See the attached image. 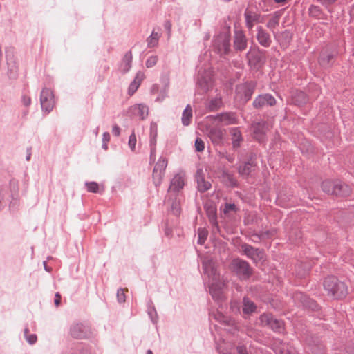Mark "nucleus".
<instances>
[{
	"label": "nucleus",
	"instance_id": "obj_8",
	"mask_svg": "<svg viewBox=\"0 0 354 354\" xmlns=\"http://www.w3.org/2000/svg\"><path fill=\"white\" fill-rule=\"evenodd\" d=\"M260 320L264 326L269 327L275 333H282L285 330V324L283 321L275 318L270 313H264L261 315Z\"/></svg>",
	"mask_w": 354,
	"mask_h": 354
},
{
	"label": "nucleus",
	"instance_id": "obj_19",
	"mask_svg": "<svg viewBox=\"0 0 354 354\" xmlns=\"http://www.w3.org/2000/svg\"><path fill=\"white\" fill-rule=\"evenodd\" d=\"M6 61L8 65L7 75L9 79L16 80L19 74V67L14 55L12 54H7Z\"/></svg>",
	"mask_w": 354,
	"mask_h": 354
},
{
	"label": "nucleus",
	"instance_id": "obj_42",
	"mask_svg": "<svg viewBox=\"0 0 354 354\" xmlns=\"http://www.w3.org/2000/svg\"><path fill=\"white\" fill-rule=\"evenodd\" d=\"M168 160L167 158L165 157L161 156L158 162H156L154 169H156L157 171H162L165 173V169L167 166Z\"/></svg>",
	"mask_w": 354,
	"mask_h": 354
},
{
	"label": "nucleus",
	"instance_id": "obj_24",
	"mask_svg": "<svg viewBox=\"0 0 354 354\" xmlns=\"http://www.w3.org/2000/svg\"><path fill=\"white\" fill-rule=\"evenodd\" d=\"M202 268L205 274L213 280L218 279L217 270L214 266V263L212 260H204L202 262Z\"/></svg>",
	"mask_w": 354,
	"mask_h": 354
},
{
	"label": "nucleus",
	"instance_id": "obj_58",
	"mask_svg": "<svg viewBox=\"0 0 354 354\" xmlns=\"http://www.w3.org/2000/svg\"><path fill=\"white\" fill-rule=\"evenodd\" d=\"M345 351L348 354H354V339L350 340L346 344Z\"/></svg>",
	"mask_w": 354,
	"mask_h": 354
},
{
	"label": "nucleus",
	"instance_id": "obj_21",
	"mask_svg": "<svg viewBox=\"0 0 354 354\" xmlns=\"http://www.w3.org/2000/svg\"><path fill=\"white\" fill-rule=\"evenodd\" d=\"M274 350L276 354H298L294 346L280 339L275 342Z\"/></svg>",
	"mask_w": 354,
	"mask_h": 354
},
{
	"label": "nucleus",
	"instance_id": "obj_53",
	"mask_svg": "<svg viewBox=\"0 0 354 354\" xmlns=\"http://www.w3.org/2000/svg\"><path fill=\"white\" fill-rule=\"evenodd\" d=\"M128 145L131 150L134 151L136 145V136L133 131L129 136Z\"/></svg>",
	"mask_w": 354,
	"mask_h": 354
},
{
	"label": "nucleus",
	"instance_id": "obj_29",
	"mask_svg": "<svg viewBox=\"0 0 354 354\" xmlns=\"http://www.w3.org/2000/svg\"><path fill=\"white\" fill-rule=\"evenodd\" d=\"M205 209L206 212V214L208 217L209 223L212 224V226L216 227V228H218V223L217 221V212H216V207L215 205H205Z\"/></svg>",
	"mask_w": 354,
	"mask_h": 354
},
{
	"label": "nucleus",
	"instance_id": "obj_34",
	"mask_svg": "<svg viewBox=\"0 0 354 354\" xmlns=\"http://www.w3.org/2000/svg\"><path fill=\"white\" fill-rule=\"evenodd\" d=\"M218 50L221 56L228 55L231 51L230 40L228 39H223L218 44Z\"/></svg>",
	"mask_w": 354,
	"mask_h": 354
},
{
	"label": "nucleus",
	"instance_id": "obj_40",
	"mask_svg": "<svg viewBox=\"0 0 354 354\" xmlns=\"http://www.w3.org/2000/svg\"><path fill=\"white\" fill-rule=\"evenodd\" d=\"M147 306H148L147 313H148L150 319L153 322V323H156L158 319V314H157L156 308L153 306V304L151 300H150L148 302Z\"/></svg>",
	"mask_w": 354,
	"mask_h": 354
},
{
	"label": "nucleus",
	"instance_id": "obj_2",
	"mask_svg": "<svg viewBox=\"0 0 354 354\" xmlns=\"http://www.w3.org/2000/svg\"><path fill=\"white\" fill-rule=\"evenodd\" d=\"M322 190L336 198H345L351 193V187L340 180H324L321 184Z\"/></svg>",
	"mask_w": 354,
	"mask_h": 354
},
{
	"label": "nucleus",
	"instance_id": "obj_5",
	"mask_svg": "<svg viewBox=\"0 0 354 354\" xmlns=\"http://www.w3.org/2000/svg\"><path fill=\"white\" fill-rule=\"evenodd\" d=\"M230 268L241 281L248 280L253 274V270L250 263L240 258L234 259L230 263Z\"/></svg>",
	"mask_w": 354,
	"mask_h": 354
},
{
	"label": "nucleus",
	"instance_id": "obj_28",
	"mask_svg": "<svg viewBox=\"0 0 354 354\" xmlns=\"http://www.w3.org/2000/svg\"><path fill=\"white\" fill-rule=\"evenodd\" d=\"M184 179L180 174H176L174 176L170 182V185L168 189V192H178L184 187Z\"/></svg>",
	"mask_w": 354,
	"mask_h": 354
},
{
	"label": "nucleus",
	"instance_id": "obj_60",
	"mask_svg": "<svg viewBox=\"0 0 354 354\" xmlns=\"http://www.w3.org/2000/svg\"><path fill=\"white\" fill-rule=\"evenodd\" d=\"M21 102L26 107L29 106L31 104L30 97L26 95H23L21 96Z\"/></svg>",
	"mask_w": 354,
	"mask_h": 354
},
{
	"label": "nucleus",
	"instance_id": "obj_41",
	"mask_svg": "<svg viewBox=\"0 0 354 354\" xmlns=\"http://www.w3.org/2000/svg\"><path fill=\"white\" fill-rule=\"evenodd\" d=\"M164 175H165V173H163L162 171H157L156 169H153V174H152V178H153V183L156 187L160 186V184L162 183V180Z\"/></svg>",
	"mask_w": 354,
	"mask_h": 354
},
{
	"label": "nucleus",
	"instance_id": "obj_12",
	"mask_svg": "<svg viewBox=\"0 0 354 354\" xmlns=\"http://www.w3.org/2000/svg\"><path fill=\"white\" fill-rule=\"evenodd\" d=\"M40 104L41 109L46 113L53 111L55 106L54 95L48 88H44L40 94Z\"/></svg>",
	"mask_w": 354,
	"mask_h": 354
},
{
	"label": "nucleus",
	"instance_id": "obj_35",
	"mask_svg": "<svg viewBox=\"0 0 354 354\" xmlns=\"http://www.w3.org/2000/svg\"><path fill=\"white\" fill-rule=\"evenodd\" d=\"M294 298L296 301H297L301 305L303 306L305 308H308L310 303L308 302V300H311L308 295L301 292H296L294 295Z\"/></svg>",
	"mask_w": 354,
	"mask_h": 354
},
{
	"label": "nucleus",
	"instance_id": "obj_30",
	"mask_svg": "<svg viewBox=\"0 0 354 354\" xmlns=\"http://www.w3.org/2000/svg\"><path fill=\"white\" fill-rule=\"evenodd\" d=\"M132 59L131 50H129L125 53L120 66V69L122 73H127L131 69Z\"/></svg>",
	"mask_w": 354,
	"mask_h": 354
},
{
	"label": "nucleus",
	"instance_id": "obj_47",
	"mask_svg": "<svg viewBox=\"0 0 354 354\" xmlns=\"http://www.w3.org/2000/svg\"><path fill=\"white\" fill-rule=\"evenodd\" d=\"M245 19L251 21L252 22H257L259 21L260 15L254 12L250 11L248 9L244 12Z\"/></svg>",
	"mask_w": 354,
	"mask_h": 354
},
{
	"label": "nucleus",
	"instance_id": "obj_54",
	"mask_svg": "<svg viewBox=\"0 0 354 354\" xmlns=\"http://www.w3.org/2000/svg\"><path fill=\"white\" fill-rule=\"evenodd\" d=\"M317 2L321 3L324 8L328 10L330 12L331 10L329 8L334 4L337 0H316Z\"/></svg>",
	"mask_w": 354,
	"mask_h": 354
},
{
	"label": "nucleus",
	"instance_id": "obj_22",
	"mask_svg": "<svg viewBox=\"0 0 354 354\" xmlns=\"http://www.w3.org/2000/svg\"><path fill=\"white\" fill-rule=\"evenodd\" d=\"M266 122H255L252 124L253 138L259 142L263 140L266 136Z\"/></svg>",
	"mask_w": 354,
	"mask_h": 354
},
{
	"label": "nucleus",
	"instance_id": "obj_37",
	"mask_svg": "<svg viewBox=\"0 0 354 354\" xmlns=\"http://www.w3.org/2000/svg\"><path fill=\"white\" fill-rule=\"evenodd\" d=\"M222 176L226 180L227 185L231 187H237L239 186L238 181L234 178V174L229 171L224 170Z\"/></svg>",
	"mask_w": 354,
	"mask_h": 354
},
{
	"label": "nucleus",
	"instance_id": "obj_7",
	"mask_svg": "<svg viewBox=\"0 0 354 354\" xmlns=\"http://www.w3.org/2000/svg\"><path fill=\"white\" fill-rule=\"evenodd\" d=\"M265 50L260 49L257 46L251 48L246 54V58L249 66L256 71L259 70L266 63Z\"/></svg>",
	"mask_w": 354,
	"mask_h": 354
},
{
	"label": "nucleus",
	"instance_id": "obj_4",
	"mask_svg": "<svg viewBox=\"0 0 354 354\" xmlns=\"http://www.w3.org/2000/svg\"><path fill=\"white\" fill-rule=\"evenodd\" d=\"M339 55L338 46L335 44L326 45L320 52L318 63L324 69L331 68Z\"/></svg>",
	"mask_w": 354,
	"mask_h": 354
},
{
	"label": "nucleus",
	"instance_id": "obj_52",
	"mask_svg": "<svg viewBox=\"0 0 354 354\" xmlns=\"http://www.w3.org/2000/svg\"><path fill=\"white\" fill-rule=\"evenodd\" d=\"M195 149L197 152H202L205 149V143L200 138H196L195 140Z\"/></svg>",
	"mask_w": 354,
	"mask_h": 354
},
{
	"label": "nucleus",
	"instance_id": "obj_44",
	"mask_svg": "<svg viewBox=\"0 0 354 354\" xmlns=\"http://www.w3.org/2000/svg\"><path fill=\"white\" fill-rule=\"evenodd\" d=\"M216 319L219 321L221 323L224 324L226 326H233L234 324V320L231 319L230 317L225 316L221 313H218L216 316Z\"/></svg>",
	"mask_w": 354,
	"mask_h": 354
},
{
	"label": "nucleus",
	"instance_id": "obj_20",
	"mask_svg": "<svg viewBox=\"0 0 354 354\" xmlns=\"http://www.w3.org/2000/svg\"><path fill=\"white\" fill-rule=\"evenodd\" d=\"M293 37V34L288 30H285L284 31L277 32L274 34V38L279 43L281 48L286 49L287 48Z\"/></svg>",
	"mask_w": 354,
	"mask_h": 354
},
{
	"label": "nucleus",
	"instance_id": "obj_10",
	"mask_svg": "<svg viewBox=\"0 0 354 354\" xmlns=\"http://www.w3.org/2000/svg\"><path fill=\"white\" fill-rule=\"evenodd\" d=\"M277 100L270 93L258 95L252 102V106L254 109L261 110L265 107H272L276 105Z\"/></svg>",
	"mask_w": 354,
	"mask_h": 354
},
{
	"label": "nucleus",
	"instance_id": "obj_23",
	"mask_svg": "<svg viewBox=\"0 0 354 354\" xmlns=\"http://www.w3.org/2000/svg\"><path fill=\"white\" fill-rule=\"evenodd\" d=\"M195 178L198 192L203 193L211 188V183L205 180L204 174L201 169L197 170Z\"/></svg>",
	"mask_w": 354,
	"mask_h": 354
},
{
	"label": "nucleus",
	"instance_id": "obj_51",
	"mask_svg": "<svg viewBox=\"0 0 354 354\" xmlns=\"http://www.w3.org/2000/svg\"><path fill=\"white\" fill-rule=\"evenodd\" d=\"M158 60V58L156 55H152L149 57L145 62L147 68L153 67L157 64Z\"/></svg>",
	"mask_w": 354,
	"mask_h": 354
},
{
	"label": "nucleus",
	"instance_id": "obj_25",
	"mask_svg": "<svg viewBox=\"0 0 354 354\" xmlns=\"http://www.w3.org/2000/svg\"><path fill=\"white\" fill-rule=\"evenodd\" d=\"M214 119L218 122L224 123L225 125L234 124L237 123L236 114L232 112H224L217 114Z\"/></svg>",
	"mask_w": 354,
	"mask_h": 354
},
{
	"label": "nucleus",
	"instance_id": "obj_50",
	"mask_svg": "<svg viewBox=\"0 0 354 354\" xmlns=\"http://www.w3.org/2000/svg\"><path fill=\"white\" fill-rule=\"evenodd\" d=\"M68 354H87V350L78 344L75 348H71Z\"/></svg>",
	"mask_w": 354,
	"mask_h": 354
},
{
	"label": "nucleus",
	"instance_id": "obj_57",
	"mask_svg": "<svg viewBox=\"0 0 354 354\" xmlns=\"http://www.w3.org/2000/svg\"><path fill=\"white\" fill-rule=\"evenodd\" d=\"M308 302L310 303L309 307L308 309L314 311V312H318L320 310V306L319 304L315 301L314 299L308 300Z\"/></svg>",
	"mask_w": 354,
	"mask_h": 354
},
{
	"label": "nucleus",
	"instance_id": "obj_6",
	"mask_svg": "<svg viewBox=\"0 0 354 354\" xmlns=\"http://www.w3.org/2000/svg\"><path fill=\"white\" fill-rule=\"evenodd\" d=\"M257 168V154L254 152H250L247 154L246 158L240 162L237 171L243 179H248L255 172Z\"/></svg>",
	"mask_w": 354,
	"mask_h": 354
},
{
	"label": "nucleus",
	"instance_id": "obj_31",
	"mask_svg": "<svg viewBox=\"0 0 354 354\" xmlns=\"http://www.w3.org/2000/svg\"><path fill=\"white\" fill-rule=\"evenodd\" d=\"M257 306L252 300L248 297H243L242 311L244 315H251L252 313L255 312Z\"/></svg>",
	"mask_w": 354,
	"mask_h": 354
},
{
	"label": "nucleus",
	"instance_id": "obj_43",
	"mask_svg": "<svg viewBox=\"0 0 354 354\" xmlns=\"http://www.w3.org/2000/svg\"><path fill=\"white\" fill-rule=\"evenodd\" d=\"M158 136V125L155 122H151L150 124V142L153 144L156 143V138Z\"/></svg>",
	"mask_w": 354,
	"mask_h": 354
},
{
	"label": "nucleus",
	"instance_id": "obj_1",
	"mask_svg": "<svg viewBox=\"0 0 354 354\" xmlns=\"http://www.w3.org/2000/svg\"><path fill=\"white\" fill-rule=\"evenodd\" d=\"M323 287L327 295L333 299H343L348 294V288L346 282L335 275L326 277L323 281Z\"/></svg>",
	"mask_w": 354,
	"mask_h": 354
},
{
	"label": "nucleus",
	"instance_id": "obj_26",
	"mask_svg": "<svg viewBox=\"0 0 354 354\" xmlns=\"http://www.w3.org/2000/svg\"><path fill=\"white\" fill-rule=\"evenodd\" d=\"M230 133L231 136L232 149L236 150L241 147L243 141L241 131L239 127H233L230 129Z\"/></svg>",
	"mask_w": 354,
	"mask_h": 354
},
{
	"label": "nucleus",
	"instance_id": "obj_32",
	"mask_svg": "<svg viewBox=\"0 0 354 354\" xmlns=\"http://www.w3.org/2000/svg\"><path fill=\"white\" fill-rule=\"evenodd\" d=\"M144 77L145 75L142 72L139 71L138 73H137L133 81L130 84L129 86L128 93L129 95H131L134 93H136V91L139 88L141 82L144 79Z\"/></svg>",
	"mask_w": 354,
	"mask_h": 354
},
{
	"label": "nucleus",
	"instance_id": "obj_48",
	"mask_svg": "<svg viewBox=\"0 0 354 354\" xmlns=\"http://www.w3.org/2000/svg\"><path fill=\"white\" fill-rule=\"evenodd\" d=\"M85 186L88 192L97 193L99 192V185L96 182H86Z\"/></svg>",
	"mask_w": 354,
	"mask_h": 354
},
{
	"label": "nucleus",
	"instance_id": "obj_11",
	"mask_svg": "<svg viewBox=\"0 0 354 354\" xmlns=\"http://www.w3.org/2000/svg\"><path fill=\"white\" fill-rule=\"evenodd\" d=\"M308 351H310L312 354H324L325 346L317 337L307 335L303 337Z\"/></svg>",
	"mask_w": 354,
	"mask_h": 354
},
{
	"label": "nucleus",
	"instance_id": "obj_62",
	"mask_svg": "<svg viewBox=\"0 0 354 354\" xmlns=\"http://www.w3.org/2000/svg\"><path fill=\"white\" fill-rule=\"evenodd\" d=\"M25 338L26 341L31 345L35 344L37 339V337L35 334L28 335Z\"/></svg>",
	"mask_w": 354,
	"mask_h": 354
},
{
	"label": "nucleus",
	"instance_id": "obj_64",
	"mask_svg": "<svg viewBox=\"0 0 354 354\" xmlns=\"http://www.w3.org/2000/svg\"><path fill=\"white\" fill-rule=\"evenodd\" d=\"M238 354H249L247 348L245 346H238L236 347Z\"/></svg>",
	"mask_w": 354,
	"mask_h": 354
},
{
	"label": "nucleus",
	"instance_id": "obj_17",
	"mask_svg": "<svg viewBox=\"0 0 354 354\" xmlns=\"http://www.w3.org/2000/svg\"><path fill=\"white\" fill-rule=\"evenodd\" d=\"M149 109L145 104H139L131 106L127 111V115L131 118L139 116L141 120H144L148 115Z\"/></svg>",
	"mask_w": 354,
	"mask_h": 354
},
{
	"label": "nucleus",
	"instance_id": "obj_3",
	"mask_svg": "<svg viewBox=\"0 0 354 354\" xmlns=\"http://www.w3.org/2000/svg\"><path fill=\"white\" fill-rule=\"evenodd\" d=\"M257 82L252 80H243L235 86L234 100L245 104L252 98L257 89Z\"/></svg>",
	"mask_w": 354,
	"mask_h": 354
},
{
	"label": "nucleus",
	"instance_id": "obj_45",
	"mask_svg": "<svg viewBox=\"0 0 354 354\" xmlns=\"http://www.w3.org/2000/svg\"><path fill=\"white\" fill-rule=\"evenodd\" d=\"M239 210V209L237 207V206L234 203H230L226 202L224 204L223 212L224 214L227 215L230 212L236 213Z\"/></svg>",
	"mask_w": 354,
	"mask_h": 354
},
{
	"label": "nucleus",
	"instance_id": "obj_63",
	"mask_svg": "<svg viewBox=\"0 0 354 354\" xmlns=\"http://www.w3.org/2000/svg\"><path fill=\"white\" fill-rule=\"evenodd\" d=\"M150 145V159L154 160L156 156V143L153 144L149 142Z\"/></svg>",
	"mask_w": 354,
	"mask_h": 354
},
{
	"label": "nucleus",
	"instance_id": "obj_27",
	"mask_svg": "<svg viewBox=\"0 0 354 354\" xmlns=\"http://www.w3.org/2000/svg\"><path fill=\"white\" fill-rule=\"evenodd\" d=\"M209 293L212 295V298L217 301H222L224 296L223 292V289L221 284L220 283L216 282L212 283L209 286Z\"/></svg>",
	"mask_w": 354,
	"mask_h": 354
},
{
	"label": "nucleus",
	"instance_id": "obj_56",
	"mask_svg": "<svg viewBox=\"0 0 354 354\" xmlns=\"http://www.w3.org/2000/svg\"><path fill=\"white\" fill-rule=\"evenodd\" d=\"M147 46L148 48H153L158 46V40L157 38H153V37H148L147 39Z\"/></svg>",
	"mask_w": 354,
	"mask_h": 354
},
{
	"label": "nucleus",
	"instance_id": "obj_49",
	"mask_svg": "<svg viewBox=\"0 0 354 354\" xmlns=\"http://www.w3.org/2000/svg\"><path fill=\"white\" fill-rule=\"evenodd\" d=\"M279 17L276 15L271 18L267 23L266 26L272 29L276 28L279 25Z\"/></svg>",
	"mask_w": 354,
	"mask_h": 354
},
{
	"label": "nucleus",
	"instance_id": "obj_61",
	"mask_svg": "<svg viewBox=\"0 0 354 354\" xmlns=\"http://www.w3.org/2000/svg\"><path fill=\"white\" fill-rule=\"evenodd\" d=\"M252 237H257V240H253L256 243H259L261 240H264V235L263 231L259 232H254L252 234Z\"/></svg>",
	"mask_w": 354,
	"mask_h": 354
},
{
	"label": "nucleus",
	"instance_id": "obj_59",
	"mask_svg": "<svg viewBox=\"0 0 354 354\" xmlns=\"http://www.w3.org/2000/svg\"><path fill=\"white\" fill-rule=\"evenodd\" d=\"M221 158H225L229 162L233 163L235 160V156L234 154L227 153H221Z\"/></svg>",
	"mask_w": 354,
	"mask_h": 354
},
{
	"label": "nucleus",
	"instance_id": "obj_33",
	"mask_svg": "<svg viewBox=\"0 0 354 354\" xmlns=\"http://www.w3.org/2000/svg\"><path fill=\"white\" fill-rule=\"evenodd\" d=\"M196 88L201 95L207 93L209 90L208 80L203 76L198 77L196 82Z\"/></svg>",
	"mask_w": 354,
	"mask_h": 354
},
{
	"label": "nucleus",
	"instance_id": "obj_39",
	"mask_svg": "<svg viewBox=\"0 0 354 354\" xmlns=\"http://www.w3.org/2000/svg\"><path fill=\"white\" fill-rule=\"evenodd\" d=\"M308 12L310 17L317 19L322 14V9L319 6L313 4L309 6Z\"/></svg>",
	"mask_w": 354,
	"mask_h": 354
},
{
	"label": "nucleus",
	"instance_id": "obj_38",
	"mask_svg": "<svg viewBox=\"0 0 354 354\" xmlns=\"http://www.w3.org/2000/svg\"><path fill=\"white\" fill-rule=\"evenodd\" d=\"M171 212L175 216H179L181 212V207H180V200L178 198V196L176 195L175 196L174 198L172 201L171 205Z\"/></svg>",
	"mask_w": 354,
	"mask_h": 354
},
{
	"label": "nucleus",
	"instance_id": "obj_16",
	"mask_svg": "<svg viewBox=\"0 0 354 354\" xmlns=\"http://www.w3.org/2000/svg\"><path fill=\"white\" fill-rule=\"evenodd\" d=\"M233 46L236 52H243L247 48L248 39L241 30H236L234 35Z\"/></svg>",
	"mask_w": 354,
	"mask_h": 354
},
{
	"label": "nucleus",
	"instance_id": "obj_18",
	"mask_svg": "<svg viewBox=\"0 0 354 354\" xmlns=\"http://www.w3.org/2000/svg\"><path fill=\"white\" fill-rule=\"evenodd\" d=\"M256 39L258 43L264 48H269L271 46L270 35L261 26L257 27Z\"/></svg>",
	"mask_w": 354,
	"mask_h": 354
},
{
	"label": "nucleus",
	"instance_id": "obj_46",
	"mask_svg": "<svg viewBox=\"0 0 354 354\" xmlns=\"http://www.w3.org/2000/svg\"><path fill=\"white\" fill-rule=\"evenodd\" d=\"M208 235V232L205 229L198 228V244L203 245L205 243Z\"/></svg>",
	"mask_w": 354,
	"mask_h": 354
},
{
	"label": "nucleus",
	"instance_id": "obj_36",
	"mask_svg": "<svg viewBox=\"0 0 354 354\" xmlns=\"http://www.w3.org/2000/svg\"><path fill=\"white\" fill-rule=\"evenodd\" d=\"M192 118V109L189 104H187L182 114V123L184 126H188Z\"/></svg>",
	"mask_w": 354,
	"mask_h": 354
},
{
	"label": "nucleus",
	"instance_id": "obj_14",
	"mask_svg": "<svg viewBox=\"0 0 354 354\" xmlns=\"http://www.w3.org/2000/svg\"><path fill=\"white\" fill-rule=\"evenodd\" d=\"M241 249L244 254L251 259L255 263H257L263 258L264 252L261 249L254 248L247 243L242 244Z\"/></svg>",
	"mask_w": 354,
	"mask_h": 354
},
{
	"label": "nucleus",
	"instance_id": "obj_13",
	"mask_svg": "<svg viewBox=\"0 0 354 354\" xmlns=\"http://www.w3.org/2000/svg\"><path fill=\"white\" fill-rule=\"evenodd\" d=\"M309 96L304 91L296 89L292 91L290 94L288 103L299 108L304 107L309 102Z\"/></svg>",
	"mask_w": 354,
	"mask_h": 354
},
{
	"label": "nucleus",
	"instance_id": "obj_9",
	"mask_svg": "<svg viewBox=\"0 0 354 354\" xmlns=\"http://www.w3.org/2000/svg\"><path fill=\"white\" fill-rule=\"evenodd\" d=\"M69 334L74 339H84L89 338L92 333L89 326L77 322L71 324L69 328Z\"/></svg>",
	"mask_w": 354,
	"mask_h": 354
},
{
	"label": "nucleus",
	"instance_id": "obj_15",
	"mask_svg": "<svg viewBox=\"0 0 354 354\" xmlns=\"http://www.w3.org/2000/svg\"><path fill=\"white\" fill-rule=\"evenodd\" d=\"M225 131L217 127H213L208 130L207 136L214 146L224 145V136Z\"/></svg>",
	"mask_w": 354,
	"mask_h": 354
},
{
	"label": "nucleus",
	"instance_id": "obj_55",
	"mask_svg": "<svg viewBox=\"0 0 354 354\" xmlns=\"http://www.w3.org/2000/svg\"><path fill=\"white\" fill-rule=\"evenodd\" d=\"M117 299L119 303H124L126 300V296L124 294V290L119 288L117 291Z\"/></svg>",
	"mask_w": 354,
	"mask_h": 354
}]
</instances>
